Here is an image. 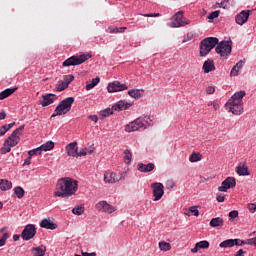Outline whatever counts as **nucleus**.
I'll return each mask as SVG.
<instances>
[{"label":"nucleus","instance_id":"60","mask_svg":"<svg viewBox=\"0 0 256 256\" xmlns=\"http://www.w3.org/2000/svg\"><path fill=\"white\" fill-rule=\"evenodd\" d=\"M7 117V114L5 112H0V121H3Z\"/></svg>","mask_w":256,"mask_h":256},{"label":"nucleus","instance_id":"34","mask_svg":"<svg viewBox=\"0 0 256 256\" xmlns=\"http://www.w3.org/2000/svg\"><path fill=\"white\" fill-rule=\"evenodd\" d=\"M55 143L53 141H48L40 146V149L42 151H51V149H54Z\"/></svg>","mask_w":256,"mask_h":256},{"label":"nucleus","instance_id":"43","mask_svg":"<svg viewBox=\"0 0 256 256\" xmlns=\"http://www.w3.org/2000/svg\"><path fill=\"white\" fill-rule=\"evenodd\" d=\"M228 217L230 219V221H233V219H237V217H239V211L237 210H232L229 212Z\"/></svg>","mask_w":256,"mask_h":256},{"label":"nucleus","instance_id":"38","mask_svg":"<svg viewBox=\"0 0 256 256\" xmlns=\"http://www.w3.org/2000/svg\"><path fill=\"white\" fill-rule=\"evenodd\" d=\"M15 125V122L10 123V124H5L4 126L0 127V135H5V133H7V131H9V129L13 128V126Z\"/></svg>","mask_w":256,"mask_h":256},{"label":"nucleus","instance_id":"52","mask_svg":"<svg viewBox=\"0 0 256 256\" xmlns=\"http://www.w3.org/2000/svg\"><path fill=\"white\" fill-rule=\"evenodd\" d=\"M193 39V33H188L186 38L182 40V43H187V41H191Z\"/></svg>","mask_w":256,"mask_h":256},{"label":"nucleus","instance_id":"56","mask_svg":"<svg viewBox=\"0 0 256 256\" xmlns=\"http://www.w3.org/2000/svg\"><path fill=\"white\" fill-rule=\"evenodd\" d=\"M212 107H213V109H214L215 111H219L220 106H219V103H218L217 101H214Z\"/></svg>","mask_w":256,"mask_h":256},{"label":"nucleus","instance_id":"45","mask_svg":"<svg viewBox=\"0 0 256 256\" xmlns=\"http://www.w3.org/2000/svg\"><path fill=\"white\" fill-rule=\"evenodd\" d=\"M188 211L194 215V217H199V209L197 206H191Z\"/></svg>","mask_w":256,"mask_h":256},{"label":"nucleus","instance_id":"51","mask_svg":"<svg viewBox=\"0 0 256 256\" xmlns=\"http://www.w3.org/2000/svg\"><path fill=\"white\" fill-rule=\"evenodd\" d=\"M206 93H207V95H213V93H215V87H213V86H208V87L206 88Z\"/></svg>","mask_w":256,"mask_h":256},{"label":"nucleus","instance_id":"33","mask_svg":"<svg viewBox=\"0 0 256 256\" xmlns=\"http://www.w3.org/2000/svg\"><path fill=\"white\" fill-rule=\"evenodd\" d=\"M133 159V153H131V150L126 149L124 150V163L126 165H129Z\"/></svg>","mask_w":256,"mask_h":256},{"label":"nucleus","instance_id":"47","mask_svg":"<svg viewBox=\"0 0 256 256\" xmlns=\"http://www.w3.org/2000/svg\"><path fill=\"white\" fill-rule=\"evenodd\" d=\"M218 7L221 9H229V1L223 0L221 3L218 4Z\"/></svg>","mask_w":256,"mask_h":256},{"label":"nucleus","instance_id":"53","mask_svg":"<svg viewBox=\"0 0 256 256\" xmlns=\"http://www.w3.org/2000/svg\"><path fill=\"white\" fill-rule=\"evenodd\" d=\"M88 119H90V121H93L94 123H97V121H99V117H97V115H90L88 116Z\"/></svg>","mask_w":256,"mask_h":256},{"label":"nucleus","instance_id":"61","mask_svg":"<svg viewBox=\"0 0 256 256\" xmlns=\"http://www.w3.org/2000/svg\"><path fill=\"white\" fill-rule=\"evenodd\" d=\"M126 29H127V27H120V28H118V33H125Z\"/></svg>","mask_w":256,"mask_h":256},{"label":"nucleus","instance_id":"31","mask_svg":"<svg viewBox=\"0 0 256 256\" xmlns=\"http://www.w3.org/2000/svg\"><path fill=\"white\" fill-rule=\"evenodd\" d=\"M236 173L242 177H247L249 175V168L245 165H239L236 169Z\"/></svg>","mask_w":256,"mask_h":256},{"label":"nucleus","instance_id":"3","mask_svg":"<svg viewBox=\"0 0 256 256\" xmlns=\"http://www.w3.org/2000/svg\"><path fill=\"white\" fill-rule=\"evenodd\" d=\"M25 129V125H22L15 129L12 134L4 141L3 147L1 148V153L5 155V153H11L12 147H17L21 142V135H23V131Z\"/></svg>","mask_w":256,"mask_h":256},{"label":"nucleus","instance_id":"2","mask_svg":"<svg viewBox=\"0 0 256 256\" xmlns=\"http://www.w3.org/2000/svg\"><path fill=\"white\" fill-rule=\"evenodd\" d=\"M245 95L246 93L243 90L232 95V97L225 104L226 110L233 115H242L243 97H245Z\"/></svg>","mask_w":256,"mask_h":256},{"label":"nucleus","instance_id":"20","mask_svg":"<svg viewBox=\"0 0 256 256\" xmlns=\"http://www.w3.org/2000/svg\"><path fill=\"white\" fill-rule=\"evenodd\" d=\"M137 169L140 173H151L155 169V164L151 162L148 164L138 163Z\"/></svg>","mask_w":256,"mask_h":256},{"label":"nucleus","instance_id":"24","mask_svg":"<svg viewBox=\"0 0 256 256\" xmlns=\"http://www.w3.org/2000/svg\"><path fill=\"white\" fill-rule=\"evenodd\" d=\"M202 69L204 73H211V71H215V63L213 60L208 59L204 62Z\"/></svg>","mask_w":256,"mask_h":256},{"label":"nucleus","instance_id":"37","mask_svg":"<svg viewBox=\"0 0 256 256\" xmlns=\"http://www.w3.org/2000/svg\"><path fill=\"white\" fill-rule=\"evenodd\" d=\"M159 249L160 251H171V244L165 241L159 242Z\"/></svg>","mask_w":256,"mask_h":256},{"label":"nucleus","instance_id":"32","mask_svg":"<svg viewBox=\"0 0 256 256\" xmlns=\"http://www.w3.org/2000/svg\"><path fill=\"white\" fill-rule=\"evenodd\" d=\"M100 82H101V78H99V76H97L96 78H93L90 83L86 84V91H91V89L97 87V85H99Z\"/></svg>","mask_w":256,"mask_h":256},{"label":"nucleus","instance_id":"4","mask_svg":"<svg viewBox=\"0 0 256 256\" xmlns=\"http://www.w3.org/2000/svg\"><path fill=\"white\" fill-rule=\"evenodd\" d=\"M153 119L149 115H142L136 118L134 121L130 122L125 126L126 133H133L139 131V129H149L152 127Z\"/></svg>","mask_w":256,"mask_h":256},{"label":"nucleus","instance_id":"15","mask_svg":"<svg viewBox=\"0 0 256 256\" xmlns=\"http://www.w3.org/2000/svg\"><path fill=\"white\" fill-rule=\"evenodd\" d=\"M127 89L126 84H122L119 81L111 82L107 86L108 93H119V91H127Z\"/></svg>","mask_w":256,"mask_h":256},{"label":"nucleus","instance_id":"54","mask_svg":"<svg viewBox=\"0 0 256 256\" xmlns=\"http://www.w3.org/2000/svg\"><path fill=\"white\" fill-rule=\"evenodd\" d=\"M249 245H251L252 247L256 248V237L254 238H249Z\"/></svg>","mask_w":256,"mask_h":256},{"label":"nucleus","instance_id":"10","mask_svg":"<svg viewBox=\"0 0 256 256\" xmlns=\"http://www.w3.org/2000/svg\"><path fill=\"white\" fill-rule=\"evenodd\" d=\"M95 208L100 213H107L108 215H111V213H115V211H117V208L115 206L109 204L105 200L96 203Z\"/></svg>","mask_w":256,"mask_h":256},{"label":"nucleus","instance_id":"40","mask_svg":"<svg viewBox=\"0 0 256 256\" xmlns=\"http://www.w3.org/2000/svg\"><path fill=\"white\" fill-rule=\"evenodd\" d=\"M41 153H43V150L41 149V146H40V147L30 150L28 152V155L30 157H33V155H41Z\"/></svg>","mask_w":256,"mask_h":256},{"label":"nucleus","instance_id":"6","mask_svg":"<svg viewBox=\"0 0 256 256\" xmlns=\"http://www.w3.org/2000/svg\"><path fill=\"white\" fill-rule=\"evenodd\" d=\"M187 25H191V20L185 18V14L183 11L176 12L171 22L167 23V27H171L172 29H179V27H187Z\"/></svg>","mask_w":256,"mask_h":256},{"label":"nucleus","instance_id":"8","mask_svg":"<svg viewBox=\"0 0 256 256\" xmlns=\"http://www.w3.org/2000/svg\"><path fill=\"white\" fill-rule=\"evenodd\" d=\"M216 45V53L223 59H228L229 55H231V52L233 51V41L223 40L220 43L218 42Z\"/></svg>","mask_w":256,"mask_h":256},{"label":"nucleus","instance_id":"5","mask_svg":"<svg viewBox=\"0 0 256 256\" xmlns=\"http://www.w3.org/2000/svg\"><path fill=\"white\" fill-rule=\"evenodd\" d=\"M73 103H75V98L73 97H67L66 99L62 100L59 105L55 108L53 114L51 115V118L61 116V115H67L69 111H71V107H73Z\"/></svg>","mask_w":256,"mask_h":256},{"label":"nucleus","instance_id":"50","mask_svg":"<svg viewBox=\"0 0 256 256\" xmlns=\"http://www.w3.org/2000/svg\"><path fill=\"white\" fill-rule=\"evenodd\" d=\"M173 187H175V182H173V180H168L166 182V189H173Z\"/></svg>","mask_w":256,"mask_h":256},{"label":"nucleus","instance_id":"9","mask_svg":"<svg viewBox=\"0 0 256 256\" xmlns=\"http://www.w3.org/2000/svg\"><path fill=\"white\" fill-rule=\"evenodd\" d=\"M87 59H89V57L85 54L79 56L74 55L63 62V67H75L76 65H81L85 63Z\"/></svg>","mask_w":256,"mask_h":256},{"label":"nucleus","instance_id":"18","mask_svg":"<svg viewBox=\"0 0 256 256\" xmlns=\"http://www.w3.org/2000/svg\"><path fill=\"white\" fill-rule=\"evenodd\" d=\"M57 99V95L53 93L45 94L42 96V101L40 102V105L43 107H49V105H53Z\"/></svg>","mask_w":256,"mask_h":256},{"label":"nucleus","instance_id":"21","mask_svg":"<svg viewBox=\"0 0 256 256\" xmlns=\"http://www.w3.org/2000/svg\"><path fill=\"white\" fill-rule=\"evenodd\" d=\"M66 153L69 157H77V151H78V147H77V142H71L66 146Z\"/></svg>","mask_w":256,"mask_h":256},{"label":"nucleus","instance_id":"64","mask_svg":"<svg viewBox=\"0 0 256 256\" xmlns=\"http://www.w3.org/2000/svg\"><path fill=\"white\" fill-rule=\"evenodd\" d=\"M151 17H161L160 13H150Z\"/></svg>","mask_w":256,"mask_h":256},{"label":"nucleus","instance_id":"46","mask_svg":"<svg viewBox=\"0 0 256 256\" xmlns=\"http://www.w3.org/2000/svg\"><path fill=\"white\" fill-rule=\"evenodd\" d=\"M247 209L249 210V213H255V211H256V203H249V204H247Z\"/></svg>","mask_w":256,"mask_h":256},{"label":"nucleus","instance_id":"49","mask_svg":"<svg viewBox=\"0 0 256 256\" xmlns=\"http://www.w3.org/2000/svg\"><path fill=\"white\" fill-rule=\"evenodd\" d=\"M216 201H218V203H223L225 201V195L224 194H217Z\"/></svg>","mask_w":256,"mask_h":256},{"label":"nucleus","instance_id":"16","mask_svg":"<svg viewBox=\"0 0 256 256\" xmlns=\"http://www.w3.org/2000/svg\"><path fill=\"white\" fill-rule=\"evenodd\" d=\"M251 15V10H242L235 16V22L237 25H245L247 21H249V17Z\"/></svg>","mask_w":256,"mask_h":256},{"label":"nucleus","instance_id":"27","mask_svg":"<svg viewBox=\"0 0 256 256\" xmlns=\"http://www.w3.org/2000/svg\"><path fill=\"white\" fill-rule=\"evenodd\" d=\"M13 188V183L7 179L0 180V191H9V189Z\"/></svg>","mask_w":256,"mask_h":256},{"label":"nucleus","instance_id":"41","mask_svg":"<svg viewBox=\"0 0 256 256\" xmlns=\"http://www.w3.org/2000/svg\"><path fill=\"white\" fill-rule=\"evenodd\" d=\"M100 115H101L102 117H109V115H113V109H111V108H106V109H104V110H102V111L100 112Z\"/></svg>","mask_w":256,"mask_h":256},{"label":"nucleus","instance_id":"26","mask_svg":"<svg viewBox=\"0 0 256 256\" xmlns=\"http://www.w3.org/2000/svg\"><path fill=\"white\" fill-rule=\"evenodd\" d=\"M235 245H237V239H228L221 242L219 244V247H221V249H228L231 247H235Z\"/></svg>","mask_w":256,"mask_h":256},{"label":"nucleus","instance_id":"17","mask_svg":"<svg viewBox=\"0 0 256 256\" xmlns=\"http://www.w3.org/2000/svg\"><path fill=\"white\" fill-rule=\"evenodd\" d=\"M75 80V76L73 75H66L64 76L63 81L59 82L56 85V91L61 92V91H65V89H67V87H69V84L72 83V81Z\"/></svg>","mask_w":256,"mask_h":256},{"label":"nucleus","instance_id":"1","mask_svg":"<svg viewBox=\"0 0 256 256\" xmlns=\"http://www.w3.org/2000/svg\"><path fill=\"white\" fill-rule=\"evenodd\" d=\"M78 189H79V184L77 180L71 177L60 178L56 183L54 197L69 199V197H73V195L77 193Z\"/></svg>","mask_w":256,"mask_h":256},{"label":"nucleus","instance_id":"55","mask_svg":"<svg viewBox=\"0 0 256 256\" xmlns=\"http://www.w3.org/2000/svg\"><path fill=\"white\" fill-rule=\"evenodd\" d=\"M245 253H247V252L244 251L243 249H240L236 252L235 256H245Z\"/></svg>","mask_w":256,"mask_h":256},{"label":"nucleus","instance_id":"13","mask_svg":"<svg viewBox=\"0 0 256 256\" xmlns=\"http://www.w3.org/2000/svg\"><path fill=\"white\" fill-rule=\"evenodd\" d=\"M237 185V180L235 177H227L222 183L221 186L218 187V191L221 193H227L229 189H233Z\"/></svg>","mask_w":256,"mask_h":256},{"label":"nucleus","instance_id":"39","mask_svg":"<svg viewBox=\"0 0 256 256\" xmlns=\"http://www.w3.org/2000/svg\"><path fill=\"white\" fill-rule=\"evenodd\" d=\"M72 213L74 215H83L85 213V207L83 206H78L72 209Z\"/></svg>","mask_w":256,"mask_h":256},{"label":"nucleus","instance_id":"14","mask_svg":"<svg viewBox=\"0 0 256 256\" xmlns=\"http://www.w3.org/2000/svg\"><path fill=\"white\" fill-rule=\"evenodd\" d=\"M122 179V177H119L117 173L111 170L104 172V183L108 185H115V183H119Z\"/></svg>","mask_w":256,"mask_h":256},{"label":"nucleus","instance_id":"63","mask_svg":"<svg viewBox=\"0 0 256 256\" xmlns=\"http://www.w3.org/2000/svg\"><path fill=\"white\" fill-rule=\"evenodd\" d=\"M110 33H119V27H116L110 30Z\"/></svg>","mask_w":256,"mask_h":256},{"label":"nucleus","instance_id":"59","mask_svg":"<svg viewBox=\"0 0 256 256\" xmlns=\"http://www.w3.org/2000/svg\"><path fill=\"white\" fill-rule=\"evenodd\" d=\"M240 245L243 247V245H249V239L247 240H240Z\"/></svg>","mask_w":256,"mask_h":256},{"label":"nucleus","instance_id":"58","mask_svg":"<svg viewBox=\"0 0 256 256\" xmlns=\"http://www.w3.org/2000/svg\"><path fill=\"white\" fill-rule=\"evenodd\" d=\"M82 255H84V256H97V253H95V252H92V253L82 252Z\"/></svg>","mask_w":256,"mask_h":256},{"label":"nucleus","instance_id":"44","mask_svg":"<svg viewBox=\"0 0 256 256\" xmlns=\"http://www.w3.org/2000/svg\"><path fill=\"white\" fill-rule=\"evenodd\" d=\"M7 239H9V233H4L0 238V247H3L7 243Z\"/></svg>","mask_w":256,"mask_h":256},{"label":"nucleus","instance_id":"23","mask_svg":"<svg viewBox=\"0 0 256 256\" xmlns=\"http://www.w3.org/2000/svg\"><path fill=\"white\" fill-rule=\"evenodd\" d=\"M199 249H209V241L202 240L195 244V247L191 249V253H197Z\"/></svg>","mask_w":256,"mask_h":256},{"label":"nucleus","instance_id":"42","mask_svg":"<svg viewBox=\"0 0 256 256\" xmlns=\"http://www.w3.org/2000/svg\"><path fill=\"white\" fill-rule=\"evenodd\" d=\"M220 13L221 11L219 10L213 11L208 15L207 19H210V21H213V19H217V17H219Z\"/></svg>","mask_w":256,"mask_h":256},{"label":"nucleus","instance_id":"35","mask_svg":"<svg viewBox=\"0 0 256 256\" xmlns=\"http://www.w3.org/2000/svg\"><path fill=\"white\" fill-rule=\"evenodd\" d=\"M203 155H201V153H195L193 152L190 156H189V161L190 163H197V161H201Z\"/></svg>","mask_w":256,"mask_h":256},{"label":"nucleus","instance_id":"36","mask_svg":"<svg viewBox=\"0 0 256 256\" xmlns=\"http://www.w3.org/2000/svg\"><path fill=\"white\" fill-rule=\"evenodd\" d=\"M14 193L18 199H23V197H25V190L20 186L14 188Z\"/></svg>","mask_w":256,"mask_h":256},{"label":"nucleus","instance_id":"62","mask_svg":"<svg viewBox=\"0 0 256 256\" xmlns=\"http://www.w3.org/2000/svg\"><path fill=\"white\" fill-rule=\"evenodd\" d=\"M20 235L19 234H15L14 236H13V241H19V239H20Z\"/></svg>","mask_w":256,"mask_h":256},{"label":"nucleus","instance_id":"28","mask_svg":"<svg viewBox=\"0 0 256 256\" xmlns=\"http://www.w3.org/2000/svg\"><path fill=\"white\" fill-rule=\"evenodd\" d=\"M225 221L221 217L212 218L210 221V227L217 228L222 227Z\"/></svg>","mask_w":256,"mask_h":256},{"label":"nucleus","instance_id":"22","mask_svg":"<svg viewBox=\"0 0 256 256\" xmlns=\"http://www.w3.org/2000/svg\"><path fill=\"white\" fill-rule=\"evenodd\" d=\"M40 227L42 229H50V231H54V229H57V224L51 221V219L44 218L40 222Z\"/></svg>","mask_w":256,"mask_h":256},{"label":"nucleus","instance_id":"25","mask_svg":"<svg viewBox=\"0 0 256 256\" xmlns=\"http://www.w3.org/2000/svg\"><path fill=\"white\" fill-rule=\"evenodd\" d=\"M243 65H245V62H243V60L237 62L230 72L231 77H237L239 75V71L243 69Z\"/></svg>","mask_w":256,"mask_h":256},{"label":"nucleus","instance_id":"48","mask_svg":"<svg viewBox=\"0 0 256 256\" xmlns=\"http://www.w3.org/2000/svg\"><path fill=\"white\" fill-rule=\"evenodd\" d=\"M87 155V148H84L80 151L77 150V157H85Z\"/></svg>","mask_w":256,"mask_h":256},{"label":"nucleus","instance_id":"57","mask_svg":"<svg viewBox=\"0 0 256 256\" xmlns=\"http://www.w3.org/2000/svg\"><path fill=\"white\" fill-rule=\"evenodd\" d=\"M31 157L32 156H29L28 158H26L23 165H31Z\"/></svg>","mask_w":256,"mask_h":256},{"label":"nucleus","instance_id":"30","mask_svg":"<svg viewBox=\"0 0 256 256\" xmlns=\"http://www.w3.org/2000/svg\"><path fill=\"white\" fill-rule=\"evenodd\" d=\"M128 95L133 99H141L143 97V90L132 89L128 91Z\"/></svg>","mask_w":256,"mask_h":256},{"label":"nucleus","instance_id":"19","mask_svg":"<svg viewBox=\"0 0 256 256\" xmlns=\"http://www.w3.org/2000/svg\"><path fill=\"white\" fill-rule=\"evenodd\" d=\"M133 104L125 100H120L112 106L113 111H127Z\"/></svg>","mask_w":256,"mask_h":256},{"label":"nucleus","instance_id":"12","mask_svg":"<svg viewBox=\"0 0 256 256\" xmlns=\"http://www.w3.org/2000/svg\"><path fill=\"white\" fill-rule=\"evenodd\" d=\"M35 235H37V228L34 224H28L22 231L21 237L24 241H31Z\"/></svg>","mask_w":256,"mask_h":256},{"label":"nucleus","instance_id":"29","mask_svg":"<svg viewBox=\"0 0 256 256\" xmlns=\"http://www.w3.org/2000/svg\"><path fill=\"white\" fill-rule=\"evenodd\" d=\"M14 91H17V88H8L0 92V101H3V99H7V97L13 95Z\"/></svg>","mask_w":256,"mask_h":256},{"label":"nucleus","instance_id":"7","mask_svg":"<svg viewBox=\"0 0 256 256\" xmlns=\"http://www.w3.org/2000/svg\"><path fill=\"white\" fill-rule=\"evenodd\" d=\"M219 43L217 37H208L201 41L200 43V57H207L211 50Z\"/></svg>","mask_w":256,"mask_h":256},{"label":"nucleus","instance_id":"11","mask_svg":"<svg viewBox=\"0 0 256 256\" xmlns=\"http://www.w3.org/2000/svg\"><path fill=\"white\" fill-rule=\"evenodd\" d=\"M151 188L153 191L154 201H161L163 195H165V186L161 182H155L151 184Z\"/></svg>","mask_w":256,"mask_h":256}]
</instances>
